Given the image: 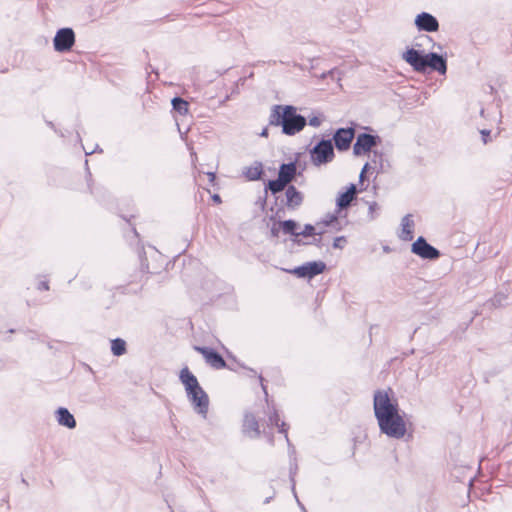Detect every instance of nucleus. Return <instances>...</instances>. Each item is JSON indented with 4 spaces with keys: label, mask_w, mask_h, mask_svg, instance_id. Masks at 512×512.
<instances>
[{
    "label": "nucleus",
    "mask_w": 512,
    "mask_h": 512,
    "mask_svg": "<svg viewBox=\"0 0 512 512\" xmlns=\"http://www.w3.org/2000/svg\"><path fill=\"white\" fill-rule=\"evenodd\" d=\"M374 415L380 432L393 439H402L407 433L404 417L399 413L398 403L392 401L388 391L377 390L373 398Z\"/></svg>",
    "instance_id": "obj_1"
},
{
    "label": "nucleus",
    "mask_w": 512,
    "mask_h": 512,
    "mask_svg": "<svg viewBox=\"0 0 512 512\" xmlns=\"http://www.w3.org/2000/svg\"><path fill=\"white\" fill-rule=\"evenodd\" d=\"M269 123L272 126H281L282 132L291 136L300 132L307 120L304 116L297 114L294 106L275 105L270 113Z\"/></svg>",
    "instance_id": "obj_2"
},
{
    "label": "nucleus",
    "mask_w": 512,
    "mask_h": 512,
    "mask_svg": "<svg viewBox=\"0 0 512 512\" xmlns=\"http://www.w3.org/2000/svg\"><path fill=\"white\" fill-rule=\"evenodd\" d=\"M179 378L185 387L187 398L192 404L193 409L203 418H206L209 408V397L200 386L197 378L187 367L180 371Z\"/></svg>",
    "instance_id": "obj_3"
},
{
    "label": "nucleus",
    "mask_w": 512,
    "mask_h": 512,
    "mask_svg": "<svg viewBox=\"0 0 512 512\" xmlns=\"http://www.w3.org/2000/svg\"><path fill=\"white\" fill-rule=\"evenodd\" d=\"M402 59L412 66L416 72L423 73L427 68H430L444 75L447 71L446 58L434 52L423 55L418 50L410 48L403 53Z\"/></svg>",
    "instance_id": "obj_4"
},
{
    "label": "nucleus",
    "mask_w": 512,
    "mask_h": 512,
    "mask_svg": "<svg viewBox=\"0 0 512 512\" xmlns=\"http://www.w3.org/2000/svg\"><path fill=\"white\" fill-rule=\"evenodd\" d=\"M259 379L261 381V386H262V389H263V391L265 393L266 402H267L266 414H267L268 419L266 421V425L269 428L277 427L278 431L280 433L284 434L285 439L287 441V444L289 446V456H290V459H291V462H290V479H291V482H292V489L294 490L295 489L294 477H295V475L297 473L298 466H297V463L295 462L296 459L294 457V455H295V448L291 445L289 437H288V433H287L288 432V425L284 421L280 422L278 411L276 410V408L274 406H270V404H269L268 393H267V390H266V386L263 384L262 376H259Z\"/></svg>",
    "instance_id": "obj_5"
},
{
    "label": "nucleus",
    "mask_w": 512,
    "mask_h": 512,
    "mask_svg": "<svg viewBox=\"0 0 512 512\" xmlns=\"http://www.w3.org/2000/svg\"><path fill=\"white\" fill-rule=\"evenodd\" d=\"M335 157L332 140L319 141L311 150V162L315 166L325 165L333 161Z\"/></svg>",
    "instance_id": "obj_6"
},
{
    "label": "nucleus",
    "mask_w": 512,
    "mask_h": 512,
    "mask_svg": "<svg viewBox=\"0 0 512 512\" xmlns=\"http://www.w3.org/2000/svg\"><path fill=\"white\" fill-rule=\"evenodd\" d=\"M75 43V34L71 28H61L53 39L54 49L57 52L69 51Z\"/></svg>",
    "instance_id": "obj_7"
},
{
    "label": "nucleus",
    "mask_w": 512,
    "mask_h": 512,
    "mask_svg": "<svg viewBox=\"0 0 512 512\" xmlns=\"http://www.w3.org/2000/svg\"><path fill=\"white\" fill-rule=\"evenodd\" d=\"M411 251L423 259L435 260L440 256V252L422 236L412 244Z\"/></svg>",
    "instance_id": "obj_8"
},
{
    "label": "nucleus",
    "mask_w": 512,
    "mask_h": 512,
    "mask_svg": "<svg viewBox=\"0 0 512 512\" xmlns=\"http://www.w3.org/2000/svg\"><path fill=\"white\" fill-rule=\"evenodd\" d=\"M326 265L322 261L308 262L302 266L296 267L292 270H286L289 273L296 275L299 278H312L325 269Z\"/></svg>",
    "instance_id": "obj_9"
},
{
    "label": "nucleus",
    "mask_w": 512,
    "mask_h": 512,
    "mask_svg": "<svg viewBox=\"0 0 512 512\" xmlns=\"http://www.w3.org/2000/svg\"><path fill=\"white\" fill-rule=\"evenodd\" d=\"M379 141L378 136H374L367 133H361L357 136L356 142L353 146V153L355 156H361L372 150Z\"/></svg>",
    "instance_id": "obj_10"
},
{
    "label": "nucleus",
    "mask_w": 512,
    "mask_h": 512,
    "mask_svg": "<svg viewBox=\"0 0 512 512\" xmlns=\"http://www.w3.org/2000/svg\"><path fill=\"white\" fill-rule=\"evenodd\" d=\"M355 136L354 128H339L333 135V141L338 151H346L350 148Z\"/></svg>",
    "instance_id": "obj_11"
},
{
    "label": "nucleus",
    "mask_w": 512,
    "mask_h": 512,
    "mask_svg": "<svg viewBox=\"0 0 512 512\" xmlns=\"http://www.w3.org/2000/svg\"><path fill=\"white\" fill-rule=\"evenodd\" d=\"M415 25L420 31L436 32L439 29V22L432 14L422 12L415 18Z\"/></svg>",
    "instance_id": "obj_12"
},
{
    "label": "nucleus",
    "mask_w": 512,
    "mask_h": 512,
    "mask_svg": "<svg viewBox=\"0 0 512 512\" xmlns=\"http://www.w3.org/2000/svg\"><path fill=\"white\" fill-rule=\"evenodd\" d=\"M195 350L203 355L207 364L215 369H222L226 367V362L223 357L211 348L196 346Z\"/></svg>",
    "instance_id": "obj_13"
},
{
    "label": "nucleus",
    "mask_w": 512,
    "mask_h": 512,
    "mask_svg": "<svg viewBox=\"0 0 512 512\" xmlns=\"http://www.w3.org/2000/svg\"><path fill=\"white\" fill-rule=\"evenodd\" d=\"M242 427L243 433L251 439H256L261 434L259 422L253 413H245Z\"/></svg>",
    "instance_id": "obj_14"
},
{
    "label": "nucleus",
    "mask_w": 512,
    "mask_h": 512,
    "mask_svg": "<svg viewBox=\"0 0 512 512\" xmlns=\"http://www.w3.org/2000/svg\"><path fill=\"white\" fill-rule=\"evenodd\" d=\"M285 196L286 206L290 210L298 209L303 203V194L299 190H297V188L293 185L287 187Z\"/></svg>",
    "instance_id": "obj_15"
},
{
    "label": "nucleus",
    "mask_w": 512,
    "mask_h": 512,
    "mask_svg": "<svg viewBox=\"0 0 512 512\" xmlns=\"http://www.w3.org/2000/svg\"><path fill=\"white\" fill-rule=\"evenodd\" d=\"M357 194V188L355 184H350L347 191L341 193L336 201L337 207L341 209H345L349 207L352 201L355 199Z\"/></svg>",
    "instance_id": "obj_16"
},
{
    "label": "nucleus",
    "mask_w": 512,
    "mask_h": 512,
    "mask_svg": "<svg viewBox=\"0 0 512 512\" xmlns=\"http://www.w3.org/2000/svg\"><path fill=\"white\" fill-rule=\"evenodd\" d=\"M55 414L59 425L69 429L76 427V420L67 408L60 407L56 410Z\"/></svg>",
    "instance_id": "obj_17"
},
{
    "label": "nucleus",
    "mask_w": 512,
    "mask_h": 512,
    "mask_svg": "<svg viewBox=\"0 0 512 512\" xmlns=\"http://www.w3.org/2000/svg\"><path fill=\"white\" fill-rule=\"evenodd\" d=\"M296 175V164L291 162L282 164L279 168L278 178L286 184H289Z\"/></svg>",
    "instance_id": "obj_18"
},
{
    "label": "nucleus",
    "mask_w": 512,
    "mask_h": 512,
    "mask_svg": "<svg viewBox=\"0 0 512 512\" xmlns=\"http://www.w3.org/2000/svg\"><path fill=\"white\" fill-rule=\"evenodd\" d=\"M402 230L399 234L400 239L404 241H410L413 239V228L414 221L411 218V215H405L401 221Z\"/></svg>",
    "instance_id": "obj_19"
},
{
    "label": "nucleus",
    "mask_w": 512,
    "mask_h": 512,
    "mask_svg": "<svg viewBox=\"0 0 512 512\" xmlns=\"http://www.w3.org/2000/svg\"><path fill=\"white\" fill-rule=\"evenodd\" d=\"M244 176L250 181L259 180L263 174V165L261 162H254L250 167H247L243 172Z\"/></svg>",
    "instance_id": "obj_20"
},
{
    "label": "nucleus",
    "mask_w": 512,
    "mask_h": 512,
    "mask_svg": "<svg viewBox=\"0 0 512 512\" xmlns=\"http://www.w3.org/2000/svg\"><path fill=\"white\" fill-rule=\"evenodd\" d=\"M111 351L115 356L123 355L126 352V342L121 338L112 340Z\"/></svg>",
    "instance_id": "obj_21"
},
{
    "label": "nucleus",
    "mask_w": 512,
    "mask_h": 512,
    "mask_svg": "<svg viewBox=\"0 0 512 512\" xmlns=\"http://www.w3.org/2000/svg\"><path fill=\"white\" fill-rule=\"evenodd\" d=\"M173 109L176 110L179 114L185 115L188 112V102L180 97H175L172 99Z\"/></svg>",
    "instance_id": "obj_22"
},
{
    "label": "nucleus",
    "mask_w": 512,
    "mask_h": 512,
    "mask_svg": "<svg viewBox=\"0 0 512 512\" xmlns=\"http://www.w3.org/2000/svg\"><path fill=\"white\" fill-rule=\"evenodd\" d=\"M288 184L281 181V179L277 178L275 180H270L268 182L267 188L271 191L272 194H277L285 189Z\"/></svg>",
    "instance_id": "obj_23"
},
{
    "label": "nucleus",
    "mask_w": 512,
    "mask_h": 512,
    "mask_svg": "<svg viewBox=\"0 0 512 512\" xmlns=\"http://www.w3.org/2000/svg\"><path fill=\"white\" fill-rule=\"evenodd\" d=\"M282 231L285 234H291L297 237L298 232H296L297 223L294 220H285L281 222Z\"/></svg>",
    "instance_id": "obj_24"
},
{
    "label": "nucleus",
    "mask_w": 512,
    "mask_h": 512,
    "mask_svg": "<svg viewBox=\"0 0 512 512\" xmlns=\"http://www.w3.org/2000/svg\"><path fill=\"white\" fill-rule=\"evenodd\" d=\"M323 233V231H319V232H316V229L313 225L311 224H306L304 226V230L301 231V232H298L297 236H304V237H308V236H312V235H315V234H319L321 235Z\"/></svg>",
    "instance_id": "obj_25"
},
{
    "label": "nucleus",
    "mask_w": 512,
    "mask_h": 512,
    "mask_svg": "<svg viewBox=\"0 0 512 512\" xmlns=\"http://www.w3.org/2000/svg\"><path fill=\"white\" fill-rule=\"evenodd\" d=\"M345 243H346V238L344 236H339L334 239L333 247L342 249Z\"/></svg>",
    "instance_id": "obj_26"
},
{
    "label": "nucleus",
    "mask_w": 512,
    "mask_h": 512,
    "mask_svg": "<svg viewBox=\"0 0 512 512\" xmlns=\"http://www.w3.org/2000/svg\"><path fill=\"white\" fill-rule=\"evenodd\" d=\"M308 123L312 127H319L322 123V120L318 116H313L309 118Z\"/></svg>",
    "instance_id": "obj_27"
},
{
    "label": "nucleus",
    "mask_w": 512,
    "mask_h": 512,
    "mask_svg": "<svg viewBox=\"0 0 512 512\" xmlns=\"http://www.w3.org/2000/svg\"><path fill=\"white\" fill-rule=\"evenodd\" d=\"M337 220V216L335 215H328L324 220H323V224L325 226H328L330 225L331 223H333L334 221Z\"/></svg>",
    "instance_id": "obj_28"
},
{
    "label": "nucleus",
    "mask_w": 512,
    "mask_h": 512,
    "mask_svg": "<svg viewBox=\"0 0 512 512\" xmlns=\"http://www.w3.org/2000/svg\"><path fill=\"white\" fill-rule=\"evenodd\" d=\"M481 135H482V139H483V142L484 144H486L488 142V137L490 135V130H481Z\"/></svg>",
    "instance_id": "obj_29"
},
{
    "label": "nucleus",
    "mask_w": 512,
    "mask_h": 512,
    "mask_svg": "<svg viewBox=\"0 0 512 512\" xmlns=\"http://www.w3.org/2000/svg\"><path fill=\"white\" fill-rule=\"evenodd\" d=\"M39 290H49V285L47 281H42L38 285Z\"/></svg>",
    "instance_id": "obj_30"
},
{
    "label": "nucleus",
    "mask_w": 512,
    "mask_h": 512,
    "mask_svg": "<svg viewBox=\"0 0 512 512\" xmlns=\"http://www.w3.org/2000/svg\"><path fill=\"white\" fill-rule=\"evenodd\" d=\"M368 167H369V164H368V163H366V164L364 165V167L362 168V171H361V173H360V180H362V179H363L364 174L366 173V171H367Z\"/></svg>",
    "instance_id": "obj_31"
},
{
    "label": "nucleus",
    "mask_w": 512,
    "mask_h": 512,
    "mask_svg": "<svg viewBox=\"0 0 512 512\" xmlns=\"http://www.w3.org/2000/svg\"><path fill=\"white\" fill-rule=\"evenodd\" d=\"M207 175H208V177H209V181H210L211 183H213V182H214V180H215V178H216L215 173H213V172H209V173H207Z\"/></svg>",
    "instance_id": "obj_32"
},
{
    "label": "nucleus",
    "mask_w": 512,
    "mask_h": 512,
    "mask_svg": "<svg viewBox=\"0 0 512 512\" xmlns=\"http://www.w3.org/2000/svg\"><path fill=\"white\" fill-rule=\"evenodd\" d=\"M377 208H378V206L376 203L370 204V206H369L370 213H373Z\"/></svg>",
    "instance_id": "obj_33"
},
{
    "label": "nucleus",
    "mask_w": 512,
    "mask_h": 512,
    "mask_svg": "<svg viewBox=\"0 0 512 512\" xmlns=\"http://www.w3.org/2000/svg\"><path fill=\"white\" fill-rule=\"evenodd\" d=\"M212 199L213 201H215L216 203H220L221 202V198L218 194H215L212 196Z\"/></svg>",
    "instance_id": "obj_34"
},
{
    "label": "nucleus",
    "mask_w": 512,
    "mask_h": 512,
    "mask_svg": "<svg viewBox=\"0 0 512 512\" xmlns=\"http://www.w3.org/2000/svg\"><path fill=\"white\" fill-rule=\"evenodd\" d=\"M260 136H262V137H267V136H268V129H267V128H264V129L262 130V132L260 133Z\"/></svg>",
    "instance_id": "obj_35"
},
{
    "label": "nucleus",
    "mask_w": 512,
    "mask_h": 512,
    "mask_svg": "<svg viewBox=\"0 0 512 512\" xmlns=\"http://www.w3.org/2000/svg\"><path fill=\"white\" fill-rule=\"evenodd\" d=\"M264 434H266L269 437V440H270V442L272 444L273 443L272 434L271 433H266L265 431H264Z\"/></svg>",
    "instance_id": "obj_36"
},
{
    "label": "nucleus",
    "mask_w": 512,
    "mask_h": 512,
    "mask_svg": "<svg viewBox=\"0 0 512 512\" xmlns=\"http://www.w3.org/2000/svg\"><path fill=\"white\" fill-rule=\"evenodd\" d=\"M298 503H299V505L301 506L302 510H303L304 512H306L305 507H303L299 501H298Z\"/></svg>",
    "instance_id": "obj_37"
},
{
    "label": "nucleus",
    "mask_w": 512,
    "mask_h": 512,
    "mask_svg": "<svg viewBox=\"0 0 512 512\" xmlns=\"http://www.w3.org/2000/svg\"><path fill=\"white\" fill-rule=\"evenodd\" d=\"M229 99H230V96L228 95V96L225 97L224 102L229 100Z\"/></svg>",
    "instance_id": "obj_38"
},
{
    "label": "nucleus",
    "mask_w": 512,
    "mask_h": 512,
    "mask_svg": "<svg viewBox=\"0 0 512 512\" xmlns=\"http://www.w3.org/2000/svg\"><path fill=\"white\" fill-rule=\"evenodd\" d=\"M313 243H314V244H318V243H319V240H316V239H315V240L313 241Z\"/></svg>",
    "instance_id": "obj_39"
}]
</instances>
